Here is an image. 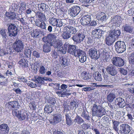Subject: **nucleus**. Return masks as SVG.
<instances>
[{"label":"nucleus","mask_w":134,"mask_h":134,"mask_svg":"<svg viewBox=\"0 0 134 134\" xmlns=\"http://www.w3.org/2000/svg\"><path fill=\"white\" fill-rule=\"evenodd\" d=\"M51 46H53L55 48H57L58 49L61 48L62 45V42L61 41H53L51 44Z\"/></svg>","instance_id":"nucleus-27"},{"label":"nucleus","mask_w":134,"mask_h":134,"mask_svg":"<svg viewBox=\"0 0 134 134\" xmlns=\"http://www.w3.org/2000/svg\"><path fill=\"white\" fill-rule=\"evenodd\" d=\"M103 55V57L104 58V62H108L110 59L109 55L108 53L107 52H104Z\"/></svg>","instance_id":"nucleus-56"},{"label":"nucleus","mask_w":134,"mask_h":134,"mask_svg":"<svg viewBox=\"0 0 134 134\" xmlns=\"http://www.w3.org/2000/svg\"><path fill=\"white\" fill-rule=\"evenodd\" d=\"M81 116L87 120H89L90 119V117L88 112L84 109L83 110Z\"/></svg>","instance_id":"nucleus-35"},{"label":"nucleus","mask_w":134,"mask_h":134,"mask_svg":"<svg viewBox=\"0 0 134 134\" xmlns=\"http://www.w3.org/2000/svg\"><path fill=\"white\" fill-rule=\"evenodd\" d=\"M114 46L116 51L118 53L124 52L125 51L126 48L125 43L121 41L116 42L115 43Z\"/></svg>","instance_id":"nucleus-2"},{"label":"nucleus","mask_w":134,"mask_h":134,"mask_svg":"<svg viewBox=\"0 0 134 134\" xmlns=\"http://www.w3.org/2000/svg\"><path fill=\"white\" fill-rule=\"evenodd\" d=\"M76 49V46L75 45H69L68 46L67 49V52L68 53L73 55Z\"/></svg>","instance_id":"nucleus-25"},{"label":"nucleus","mask_w":134,"mask_h":134,"mask_svg":"<svg viewBox=\"0 0 134 134\" xmlns=\"http://www.w3.org/2000/svg\"><path fill=\"white\" fill-rule=\"evenodd\" d=\"M21 111H19L17 109H15L13 110L12 113L13 116H15L19 118V116H20V113L21 112Z\"/></svg>","instance_id":"nucleus-58"},{"label":"nucleus","mask_w":134,"mask_h":134,"mask_svg":"<svg viewBox=\"0 0 134 134\" xmlns=\"http://www.w3.org/2000/svg\"><path fill=\"white\" fill-rule=\"evenodd\" d=\"M113 20L115 24H117V26H119L120 25L121 22L120 16L116 15L113 18Z\"/></svg>","instance_id":"nucleus-37"},{"label":"nucleus","mask_w":134,"mask_h":134,"mask_svg":"<svg viewBox=\"0 0 134 134\" xmlns=\"http://www.w3.org/2000/svg\"><path fill=\"white\" fill-rule=\"evenodd\" d=\"M116 97L115 94L113 93H110L107 96V99L109 102H112Z\"/></svg>","instance_id":"nucleus-39"},{"label":"nucleus","mask_w":134,"mask_h":134,"mask_svg":"<svg viewBox=\"0 0 134 134\" xmlns=\"http://www.w3.org/2000/svg\"><path fill=\"white\" fill-rule=\"evenodd\" d=\"M35 79V83L42 84H44V81H47L48 80L47 79L46 77H44L41 76H38L37 77H36Z\"/></svg>","instance_id":"nucleus-28"},{"label":"nucleus","mask_w":134,"mask_h":134,"mask_svg":"<svg viewBox=\"0 0 134 134\" xmlns=\"http://www.w3.org/2000/svg\"><path fill=\"white\" fill-rule=\"evenodd\" d=\"M109 34L108 36L106 37L105 41L106 43L108 46L112 45L115 39Z\"/></svg>","instance_id":"nucleus-20"},{"label":"nucleus","mask_w":134,"mask_h":134,"mask_svg":"<svg viewBox=\"0 0 134 134\" xmlns=\"http://www.w3.org/2000/svg\"><path fill=\"white\" fill-rule=\"evenodd\" d=\"M121 33V32L119 29L116 30L115 29L110 31L109 34L116 40L117 39L119 38Z\"/></svg>","instance_id":"nucleus-14"},{"label":"nucleus","mask_w":134,"mask_h":134,"mask_svg":"<svg viewBox=\"0 0 134 134\" xmlns=\"http://www.w3.org/2000/svg\"><path fill=\"white\" fill-rule=\"evenodd\" d=\"M100 32L101 30L99 29H96L93 31L92 35L96 38H99L101 36V34L100 33Z\"/></svg>","instance_id":"nucleus-33"},{"label":"nucleus","mask_w":134,"mask_h":134,"mask_svg":"<svg viewBox=\"0 0 134 134\" xmlns=\"http://www.w3.org/2000/svg\"><path fill=\"white\" fill-rule=\"evenodd\" d=\"M59 48V51L60 54H64L66 53L67 49L65 47H62L61 48Z\"/></svg>","instance_id":"nucleus-64"},{"label":"nucleus","mask_w":134,"mask_h":134,"mask_svg":"<svg viewBox=\"0 0 134 134\" xmlns=\"http://www.w3.org/2000/svg\"><path fill=\"white\" fill-rule=\"evenodd\" d=\"M25 55L27 58L30 59L31 54V51L30 49L28 48H26L24 50Z\"/></svg>","instance_id":"nucleus-47"},{"label":"nucleus","mask_w":134,"mask_h":134,"mask_svg":"<svg viewBox=\"0 0 134 134\" xmlns=\"http://www.w3.org/2000/svg\"><path fill=\"white\" fill-rule=\"evenodd\" d=\"M115 104L118 106L120 108H123L125 104L124 100L120 97L117 98L115 100Z\"/></svg>","instance_id":"nucleus-15"},{"label":"nucleus","mask_w":134,"mask_h":134,"mask_svg":"<svg viewBox=\"0 0 134 134\" xmlns=\"http://www.w3.org/2000/svg\"><path fill=\"white\" fill-rule=\"evenodd\" d=\"M46 71V69L44 66L42 65L41 66L39 70V73L40 74H44L45 73Z\"/></svg>","instance_id":"nucleus-60"},{"label":"nucleus","mask_w":134,"mask_h":134,"mask_svg":"<svg viewBox=\"0 0 134 134\" xmlns=\"http://www.w3.org/2000/svg\"><path fill=\"white\" fill-rule=\"evenodd\" d=\"M56 38V36L54 34H49L47 36L43 37L42 39V40L45 42L50 43H52V40L54 41Z\"/></svg>","instance_id":"nucleus-11"},{"label":"nucleus","mask_w":134,"mask_h":134,"mask_svg":"<svg viewBox=\"0 0 134 134\" xmlns=\"http://www.w3.org/2000/svg\"><path fill=\"white\" fill-rule=\"evenodd\" d=\"M40 31L38 29H35L31 32V36L34 37L38 38L39 37Z\"/></svg>","instance_id":"nucleus-36"},{"label":"nucleus","mask_w":134,"mask_h":134,"mask_svg":"<svg viewBox=\"0 0 134 134\" xmlns=\"http://www.w3.org/2000/svg\"><path fill=\"white\" fill-rule=\"evenodd\" d=\"M35 25L43 29H46V24L43 21L39 19H37L35 21Z\"/></svg>","instance_id":"nucleus-21"},{"label":"nucleus","mask_w":134,"mask_h":134,"mask_svg":"<svg viewBox=\"0 0 134 134\" xmlns=\"http://www.w3.org/2000/svg\"><path fill=\"white\" fill-rule=\"evenodd\" d=\"M36 15L37 17L42 20H45L46 19L45 15L41 12H37L36 13Z\"/></svg>","instance_id":"nucleus-48"},{"label":"nucleus","mask_w":134,"mask_h":134,"mask_svg":"<svg viewBox=\"0 0 134 134\" xmlns=\"http://www.w3.org/2000/svg\"><path fill=\"white\" fill-rule=\"evenodd\" d=\"M113 122V129L117 133L118 132L119 129L118 128V126L119 124V122L118 121H115L114 120H112Z\"/></svg>","instance_id":"nucleus-42"},{"label":"nucleus","mask_w":134,"mask_h":134,"mask_svg":"<svg viewBox=\"0 0 134 134\" xmlns=\"http://www.w3.org/2000/svg\"><path fill=\"white\" fill-rule=\"evenodd\" d=\"M97 25V22L94 20H91L89 22L87 25L88 26H95Z\"/></svg>","instance_id":"nucleus-62"},{"label":"nucleus","mask_w":134,"mask_h":134,"mask_svg":"<svg viewBox=\"0 0 134 134\" xmlns=\"http://www.w3.org/2000/svg\"><path fill=\"white\" fill-rule=\"evenodd\" d=\"M8 35L10 37L15 36L18 34V29L16 25L14 24H9L8 28Z\"/></svg>","instance_id":"nucleus-3"},{"label":"nucleus","mask_w":134,"mask_h":134,"mask_svg":"<svg viewBox=\"0 0 134 134\" xmlns=\"http://www.w3.org/2000/svg\"><path fill=\"white\" fill-rule=\"evenodd\" d=\"M48 102L52 105H54L56 103V101L54 98H51L48 100Z\"/></svg>","instance_id":"nucleus-63"},{"label":"nucleus","mask_w":134,"mask_h":134,"mask_svg":"<svg viewBox=\"0 0 134 134\" xmlns=\"http://www.w3.org/2000/svg\"><path fill=\"white\" fill-rule=\"evenodd\" d=\"M112 61L113 65L117 66H122L124 64V60L119 57H114L112 59Z\"/></svg>","instance_id":"nucleus-6"},{"label":"nucleus","mask_w":134,"mask_h":134,"mask_svg":"<svg viewBox=\"0 0 134 134\" xmlns=\"http://www.w3.org/2000/svg\"><path fill=\"white\" fill-rule=\"evenodd\" d=\"M33 55L36 58H40V54L38 51L34 50L32 52Z\"/></svg>","instance_id":"nucleus-59"},{"label":"nucleus","mask_w":134,"mask_h":134,"mask_svg":"<svg viewBox=\"0 0 134 134\" xmlns=\"http://www.w3.org/2000/svg\"><path fill=\"white\" fill-rule=\"evenodd\" d=\"M33 12V7L29 4L26 8L24 13L26 15H27L31 14Z\"/></svg>","instance_id":"nucleus-32"},{"label":"nucleus","mask_w":134,"mask_h":134,"mask_svg":"<svg viewBox=\"0 0 134 134\" xmlns=\"http://www.w3.org/2000/svg\"><path fill=\"white\" fill-rule=\"evenodd\" d=\"M26 4L24 3H21L19 7V11L21 12V13L23 12L26 8Z\"/></svg>","instance_id":"nucleus-49"},{"label":"nucleus","mask_w":134,"mask_h":134,"mask_svg":"<svg viewBox=\"0 0 134 134\" xmlns=\"http://www.w3.org/2000/svg\"><path fill=\"white\" fill-rule=\"evenodd\" d=\"M79 61L81 63H83L86 61V54L84 52L82 55L78 57Z\"/></svg>","instance_id":"nucleus-43"},{"label":"nucleus","mask_w":134,"mask_h":134,"mask_svg":"<svg viewBox=\"0 0 134 134\" xmlns=\"http://www.w3.org/2000/svg\"><path fill=\"white\" fill-rule=\"evenodd\" d=\"M60 62L61 66L63 67H65L68 66V59L66 58L62 57L60 58Z\"/></svg>","instance_id":"nucleus-29"},{"label":"nucleus","mask_w":134,"mask_h":134,"mask_svg":"<svg viewBox=\"0 0 134 134\" xmlns=\"http://www.w3.org/2000/svg\"><path fill=\"white\" fill-rule=\"evenodd\" d=\"M91 77L92 76L91 74L87 72L86 71H83L81 74V78L84 80H90Z\"/></svg>","instance_id":"nucleus-22"},{"label":"nucleus","mask_w":134,"mask_h":134,"mask_svg":"<svg viewBox=\"0 0 134 134\" xmlns=\"http://www.w3.org/2000/svg\"><path fill=\"white\" fill-rule=\"evenodd\" d=\"M68 105H67V104L66 102H63L62 104V106L64 109V111L66 112H68L70 110Z\"/></svg>","instance_id":"nucleus-57"},{"label":"nucleus","mask_w":134,"mask_h":134,"mask_svg":"<svg viewBox=\"0 0 134 134\" xmlns=\"http://www.w3.org/2000/svg\"><path fill=\"white\" fill-rule=\"evenodd\" d=\"M28 61L24 59H21L18 62L19 66L23 67H27L28 66Z\"/></svg>","instance_id":"nucleus-31"},{"label":"nucleus","mask_w":134,"mask_h":134,"mask_svg":"<svg viewBox=\"0 0 134 134\" xmlns=\"http://www.w3.org/2000/svg\"><path fill=\"white\" fill-rule=\"evenodd\" d=\"M62 36L63 38L64 39H67L71 36V34H70L65 31L63 33Z\"/></svg>","instance_id":"nucleus-52"},{"label":"nucleus","mask_w":134,"mask_h":134,"mask_svg":"<svg viewBox=\"0 0 134 134\" xmlns=\"http://www.w3.org/2000/svg\"><path fill=\"white\" fill-rule=\"evenodd\" d=\"M44 110L45 113L47 114L51 113L53 111L52 106L48 105H47L45 106Z\"/></svg>","instance_id":"nucleus-38"},{"label":"nucleus","mask_w":134,"mask_h":134,"mask_svg":"<svg viewBox=\"0 0 134 134\" xmlns=\"http://www.w3.org/2000/svg\"><path fill=\"white\" fill-rule=\"evenodd\" d=\"M8 108L12 110L16 109L19 108L20 106L19 104L17 101H14L9 102Z\"/></svg>","instance_id":"nucleus-16"},{"label":"nucleus","mask_w":134,"mask_h":134,"mask_svg":"<svg viewBox=\"0 0 134 134\" xmlns=\"http://www.w3.org/2000/svg\"><path fill=\"white\" fill-rule=\"evenodd\" d=\"M134 115V113L133 112L129 113L128 112L127 116L128 117V119L130 120H132L133 118Z\"/></svg>","instance_id":"nucleus-61"},{"label":"nucleus","mask_w":134,"mask_h":134,"mask_svg":"<svg viewBox=\"0 0 134 134\" xmlns=\"http://www.w3.org/2000/svg\"><path fill=\"white\" fill-rule=\"evenodd\" d=\"M38 9L40 11H44L45 13L47 12L48 10L49 7L46 4L42 3L38 5Z\"/></svg>","instance_id":"nucleus-24"},{"label":"nucleus","mask_w":134,"mask_h":134,"mask_svg":"<svg viewBox=\"0 0 134 134\" xmlns=\"http://www.w3.org/2000/svg\"><path fill=\"white\" fill-rule=\"evenodd\" d=\"M85 52L79 49H77L75 51L73 55L76 57H79L82 54Z\"/></svg>","instance_id":"nucleus-40"},{"label":"nucleus","mask_w":134,"mask_h":134,"mask_svg":"<svg viewBox=\"0 0 134 134\" xmlns=\"http://www.w3.org/2000/svg\"><path fill=\"white\" fill-rule=\"evenodd\" d=\"M21 112L20 116L18 118L20 120H25V119L27 120L29 118V115L25 111L22 112L21 111Z\"/></svg>","instance_id":"nucleus-30"},{"label":"nucleus","mask_w":134,"mask_h":134,"mask_svg":"<svg viewBox=\"0 0 134 134\" xmlns=\"http://www.w3.org/2000/svg\"><path fill=\"white\" fill-rule=\"evenodd\" d=\"M7 31L6 30L4 29H2L0 31L1 34L3 38V39L5 41H7V39L6 38L7 37Z\"/></svg>","instance_id":"nucleus-54"},{"label":"nucleus","mask_w":134,"mask_h":134,"mask_svg":"<svg viewBox=\"0 0 134 134\" xmlns=\"http://www.w3.org/2000/svg\"><path fill=\"white\" fill-rule=\"evenodd\" d=\"M99 20L104 21L107 19V16L105 13L102 12L99 13L98 16Z\"/></svg>","instance_id":"nucleus-45"},{"label":"nucleus","mask_w":134,"mask_h":134,"mask_svg":"<svg viewBox=\"0 0 134 134\" xmlns=\"http://www.w3.org/2000/svg\"><path fill=\"white\" fill-rule=\"evenodd\" d=\"M76 34L81 42L83 41L85 37V36L84 34L83 33L79 32L77 33Z\"/></svg>","instance_id":"nucleus-51"},{"label":"nucleus","mask_w":134,"mask_h":134,"mask_svg":"<svg viewBox=\"0 0 134 134\" xmlns=\"http://www.w3.org/2000/svg\"><path fill=\"white\" fill-rule=\"evenodd\" d=\"M49 21V24L54 26L60 27L63 25V23L61 20L57 19L54 17L50 18Z\"/></svg>","instance_id":"nucleus-9"},{"label":"nucleus","mask_w":134,"mask_h":134,"mask_svg":"<svg viewBox=\"0 0 134 134\" xmlns=\"http://www.w3.org/2000/svg\"><path fill=\"white\" fill-rule=\"evenodd\" d=\"M74 42L76 43H79L81 42L76 34L71 37Z\"/></svg>","instance_id":"nucleus-53"},{"label":"nucleus","mask_w":134,"mask_h":134,"mask_svg":"<svg viewBox=\"0 0 134 134\" xmlns=\"http://www.w3.org/2000/svg\"><path fill=\"white\" fill-rule=\"evenodd\" d=\"M129 63L132 65H134V53H133L130 54L129 57Z\"/></svg>","instance_id":"nucleus-55"},{"label":"nucleus","mask_w":134,"mask_h":134,"mask_svg":"<svg viewBox=\"0 0 134 134\" xmlns=\"http://www.w3.org/2000/svg\"><path fill=\"white\" fill-rule=\"evenodd\" d=\"M91 17L90 15H83L80 20L81 24L83 26L87 25L91 21Z\"/></svg>","instance_id":"nucleus-12"},{"label":"nucleus","mask_w":134,"mask_h":134,"mask_svg":"<svg viewBox=\"0 0 134 134\" xmlns=\"http://www.w3.org/2000/svg\"><path fill=\"white\" fill-rule=\"evenodd\" d=\"M131 128L127 124H124L120 126L119 132L121 134H128L131 130Z\"/></svg>","instance_id":"nucleus-7"},{"label":"nucleus","mask_w":134,"mask_h":134,"mask_svg":"<svg viewBox=\"0 0 134 134\" xmlns=\"http://www.w3.org/2000/svg\"><path fill=\"white\" fill-rule=\"evenodd\" d=\"M80 10V7L76 5L72 7L69 9L68 13L71 16L75 17L79 14Z\"/></svg>","instance_id":"nucleus-8"},{"label":"nucleus","mask_w":134,"mask_h":134,"mask_svg":"<svg viewBox=\"0 0 134 134\" xmlns=\"http://www.w3.org/2000/svg\"><path fill=\"white\" fill-rule=\"evenodd\" d=\"M122 29L124 32L131 34L133 32L134 28L130 24H126L123 26Z\"/></svg>","instance_id":"nucleus-17"},{"label":"nucleus","mask_w":134,"mask_h":134,"mask_svg":"<svg viewBox=\"0 0 134 134\" xmlns=\"http://www.w3.org/2000/svg\"><path fill=\"white\" fill-rule=\"evenodd\" d=\"M76 102L74 101L71 102L70 103V105L68 106L70 110H73L74 108L76 109Z\"/></svg>","instance_id":"nucleus-50"},{"label":"nucleus","mask_w":134,"mask_h":134,"mask_svg":"<svg viewBox=\"0 0 134 134\" xmlns=\"http://www.w3.org/2000/svg\"><path fill=\"white\" fill-rule=\"evenodd\" d=\"M106 113L105 109L101 106L94 104L92 109V115L93 116H96L101 117Z\"/></svg>","instance_id":"nucleus-1"},{"label":"nucleus","mask_w":134,"mask_h":134,"mask_svg":"<svg viewBox=\"0 0 134 134\" xmlns=\"http://www.w3.org/2000/svg\"><path fill=\"white\" fill-rule=\"evenodd\" d=\"M106 69L108 74L111 76H114L117 74V71L116 67L112 64L108 66Z\"/></svg>","instance_id":"nucleus-10"},{"label":"nucleus","mask_w":134,"mask_h":134,"mask_svg":"<svg viewBox=\"0 0 134 134\" xmlns=\"http://www.w3.org/2000/svg\"><path fill=\"white\" fill-rule=\"evenodd\" d=\"M74 121L79 124H82L84 122L83 119L81 117L77 115L75 117L74 120Z\"/></svg>","instance_id":"nucleus-44"},{"label":"nucleus","mask_w":134,"mask_h":134,"mask_svg":"<svg viewBox=\"0 0 134 134\" xmlns=\"http://www.w3.org/2000/svg\"><path fill=\"white\" fill-rule=\"evenodd\" d=\"M51 44L47 42L44 44L43 46V51L45 52H50L51 51V46H52Z\"/></svg>","instance_id":"nucleus-34"},{"label":"nucleus","mask_w":134,"mask_h":134,"mask_svg":"<svg viewBox=\"0 0 134 134\" xmlns=\"http://www.w3.org/2000/svg\"><path fill=\"white\" fill-rule=\"evenodd\" d=\"M64 30L70 34H74L77 32V30L75 28L72 26L69 25L65 26L64 28Z\"/></svg>","instance_id":"nucleus-19"},{"label":"nucleus","mask_w":134,"mask_h":134,"mask_svg":"<svg viewBox=\"0 0 134 134\" xmlns=\"http://www.w3.org/2000/svg\"><path fill=\"white\" fill-rule=\"evenodd\" d=\"M89 49L88 52L90 56L92 59H97L99 57V55L97 54V51L96 48L90 46L87 48Z\"/></svg>","instance_id":"nucleus-4"},{"label":"nucleus","mask_w":134,"mask_h":134,"mask_svg":"<svg viewBox=\"0 0 134 134\" xmlns=\"http://www.w3.org/2000/svg\"><path fill=\"white\" fill-rule=\"evenodd\" d=\"M9 129L8 125L5 124L0 125V133L2 134H7L9 132Z\"/></svg>","instance_id":"nucleus-13"},{"label":"nucleus","mask_w":134,"mask_h":134,"mask_svg":"<svg viewBox=\"0 0 134 134\" xmlns=\"http://www.w3.org/2000/svg\"><path fill=\"white\" fill-rule=\"evenodd\" d=\"M6 16L10 19H13L15 18V12L10 11V12H7L6 14Z\"/></svg>","instance_id":"nucleus-41"},{"label":"nucleus","mask_w":134,"mask_h":134,"mask_svg":"<svg viewBox=\"0 0 134 134\" xmlns=\"http://www.w3.org/2000/svg\"><path fill=\"white\" fill-rule=\"evenodd\" d=\"M61 119V115L60 114H55L54 115L53 120L51 122L53 124H56L60 121Z\"/></svg>","instance_id":"nucleus-18"},{"label":"nucleus","mask_w":134,"mask_h":134,"mask_svg":"<svg viewBox=\"0 0 134 134\" xmlns=\"http://www.w3.org/2000/svg\"><path fill=\"white\" fill-rule=\"evenodd\" d=\"M93 76L96 81L100 82L102 80L101 74L98 71L94 73L93 74Z\"/></svg>","instance_id":"nucleus-26"},{"label":"nucleus","mask_w":134,"mask_h":134,"mask_svg":"<svg viewBox=\"0 0 134 134\" xmlns=\"http://www.w3.org/2000/svg\"><path fill=\"white\" fill-rule=\"evenodd\" d=\"M14 50L16 52H21L24 48V44L22 41L19 39H17L13 45Z\"/></svg>","instance_id":"nucleus-5"},{"label":"nucleus","mask_w":134,"mask_h":134,"mask_svg":"<svg viewBox=\"0 0 134 134\" xmlns=\"http://www.w3.org/2000/svg\"><path fill=\"white\" fill-rule=\"evenodd\" d=\"M18 5L15 3L12 4L11 7L9 9L10 11H12L16 13L18 11Z\"/></svg>","instance_id":"nucleus-46"},{"label":"nucleus","mask_w":134,"mask_h":134,"mask_svg":"<svg viewBox=\"0 0 134 134\" xmlns=\"http://www.w3.org/2000/svg\"><path fill=\"white\" fill-rule=\"evenodd\" d=\"M70 115L71 114L70 113H66L65 115L66 124L69 126L71 125L73 123V120L71 118Z\"/></svg>","instance_id":"nucleus-23"}]
</instances>
